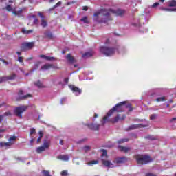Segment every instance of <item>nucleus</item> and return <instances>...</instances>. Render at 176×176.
Returning a JSON list of instances; mask_svg holds the SVG:
<instances>
[{
    "label": "nucleus",
    "instance_id": "nucleus-1",
    "mask_svg": "<svg viewBox=\"0 0 176 176\" xmlns=\"http://www.w3.org/2000/svg\"><path fill=\"white\" fill-rule=\"evenodd\" d=\"M124 12V10L121 9L115 10L112 9L107 10L105 8H102L94 14V20L97 23H107V21L113 20L111 16L112 14H114V16H123Z\"/></svg>",
    "mask_w": 176,
    "mask_h": 176
},
{
    "label": "nucleus",
    "instance_id": "nucleus-2",
    "mask_svg": "<svg viewBox=\"0 0 176 176\" xmlns=\"http://www.w3.org/2000/svg\"><path fill=\"white\" fill-rule=\"evenodd\" d=\"M126 102H127L123 101L120 103H118L114 107H113L110 111H109V112L107 113V116H104L103 118V120L101 121L102 126H104L107 123L108 118H109V116H112L114 112H124V105Z\"/></svg>",
    "mask_w": 176,
    "mask_h": 176
},
{
    "label": "nucleus",
    "instance_id": "nucleus-3",
    "mask_svg": "<svg viewBox=\"0 0 176 176\" xmlns=\"http://www.w3.org/2000/svg\"><path fill=\"white\" fill-rule=\"evenodd\" d=\"M116 50H118V47H111L107 46L100 47V53L104 56H107V57H111V56H113Z\"/></svg>",
    "mask_w": 176,
    "mask_h": 176
},
{
    "label": "nucleus",
    "instance_id": "nucleus-4",
    "mask_svg": "<svg viewBox=\"0 0 176 176\" xmlns=\"http://www.w3.org/2000/svg\"><path fill=\"white\" fill-rule=\"evenodd\" d=\"M136 161L138 164H148L152 162V159L148 155H136Z\"/></svg>",
    "mask_w": 176,
    "mask_h": 176
},
{
    "label": "nucleus",
    "instance_id": "nucleus-5",
    "mask_svg": "<svg viewBox=\"0 0 176 176\" xmlns=\"http://www.w3.org/2000/svg\"><path fill=\"white\" fill-rule=\"evenodd\" d=\"M27 109H28V106L17 107H15L14 113L15 116H17V118H19V119H23V113H24Z\"/></svg>",
    "mask_w": 176,
    "mask_h": 176
},
{
    "label": "nucleus",
    "instance_id": "nucleus-6",
    "mask_svg": "<svg viewBox=\"0 0 176 176\" xmlns=\"http://www.w3.org/2000/svg\"><path fill=\"white\" fill-rule=\"evenodd\" d=\"M24 94V91L20 89L19 91L18 92V96L19 97L16 98V101H22V100H27V98L30 97H32L31 94H28L26 95Z\"/></svg>",
    "mask_w": 176,
    "mask_h": 176
},
{
    "label": "nucleus",
    "instance_id": "nucleus-7",
    "mask_svg": "<svg viewBox=\"0 0 176 176\" xmlns=\"http://www.w3.org/2000/svg\"><path fill=\"white\" fill-rule=\"evenodd\" d=\"M34 47V43H23L21 45V52H27Z\"/></svg>",
    "mask_w": 176,
    "mask_h": 176
},
{
    "label": "nucleus",
    "instance_id": "nucleus-8",
    "mask_svg": "<svg viewBox=\"0 0 176 176\" xmlns=\"http://www.w3.org/2000/svg\"><path fill=\"white\" fill-rule=\"evenodd\" d=\"M84 126H86L89 130H92L93 131H98L100 127H101V124L96 123L85 124Z\"/></svg>",
    "mask_w": 176,
    "mask_h": 176
},
{
    "label": "nucleus",
    "instance_id": "nucleus-9",
    "mask_svg": "<svg viewBox=\"0 0 176 176\" xmlns=\"http://www.w3.org/2000/svg\"><path fill=\"white\" fill-rule=\"evenodd\" d=\"M50 68H53L54 69H60V67L53 65L47 63L41 67L42 71H47V69H50Z\"/></svg>",
    "mask_w": 176,
    "mask_h": 176
},
{
    "label": "nucleus",
    "instance_id": "nucleus-10",
    "mask_svg": "<svg viewBox=\"0 0 176 176\" xmlns=\"http://www.w3.org/2000/svg\"><path fill=\"white\" fill-rule=\"evenodd\" d=\"M126 115H122V117H120V114H118L117 116H116L114 118H112L109 120L111 123H118L119 120H124L126 119Z\"/></svg>",
    "mask_w": 176,
    "mask_h": 176
},
{
    "label": "nucleus",
    "instance_id": "nucleus-11",
    "mask_svg": "<svg viewBox=\"0 0 176 176\" xmlns=\"http://www.w3.org/2000/svg\"><path fill=\"white\" fill-rule=\"evenodd\" d=\"M66 59L67 60L68 63H69V64H74L76 63V59H75V57L72 56L71 54H67L66 56Z\"/></svg>",
    "mask_w": 176,
    "mask_h": 176
},
{
    "label": "nucleus",
    "instance_id": "nucleus-12",
    "mask_svg": "<svg viewBox=\"0 0 176 176\" xmlns=\"http://www.w3.org/2000/svg\"><path fill=\"white\" fill-rule=\"evenodd\" d=\"M10 146H12V143L10 142H0V148H5V149H10Z\"/></svg>",
    "mask_w": 176,
    "mask_h": 176
},
{
    "label": "nucleus",
    "instance_id": "nucleus-13",
    "mask_svg": "<svg viewBox=\"0 0 176 176\" xmlns=\"http://www.w3.org/2000/svg\"><path fill=\"white\" fill-rule=\"evenodd\" d=\"M69 89L74 91V93H78V94H82V89L78 88V87H75V85H69Z\"/></svg>",
    "mask_w": 176,
    "mask_h": 176
},
{
    "label": "nucleus",
    "instance_id": "nucleus-14",
    "mask_svg": "<svg viewBox=\"0 0 176 176\" xmlns=\"http://www.w3.org/2000/svg\"><path fill=\"white\" fill-rule=\"evenodd\" d=\"M59 160H63V162H68L69 160V157L67 155H60L57 157Z\"/></svg>",
    "mask_w": 176,
    "mask_h": 176
},
{
    "label": "nucleus",
    "instance_id": "nucleus-15",
    "mask_svg": "<svg viewBox=\"0 0 176 176\" xmlns=\"http://www.w3.org/2000/svg\"><path fill=\"white\" fill-rule=\"evenodd\" d=\"M118 149H120V151L121 152H124V153H127V152H130L131 148L130 147H124L123 146H118Z\"/></svg>",
    "mask_w": 176,
    "mask_h": 176
},
{
    "label": "nucleus",
    "instance_id": "nucleus-16",
    "mask_svg": "<svg viewBox=\"0 0 176 176\" xmlns=\"http://www.w3.org/2000/svg\"><path fill=\"white\" fill-rule=\"evenodd\" d=\"M16 141H17V136H10L8 139V142H10L12 146L14 145Z\"/></svg>",
    "mask_w": 176,
    "mask_h": 176
},
{
    "label": "nucleus",
    "instance_id": "nucleus-17",
    "mask_svg": "<svg viewBox=\"0 0 176 176\" xmlns=\"http://www.w3.org/2000/svg\"><path fill=\"white\" fill-rule=\"evenodd\" d=\"M102 164L103 166H105V167H111V166H113V164L108 160H102Z\"/></svg>",
    "mask_w": 176,
    "mask_h": 176
},
{
    "label": "nucleus",
    "instance_id": "nucleus-18",
    "mask_svg": "<svg viewBox=\"0 0 176 176\" xmlns=\"http://www.w3.org/2000/svg\"><path fill=\"white\" fill-rule=\"evenodd\" d=\"M126 160H127V159L126 157H120V158H116V163L117 164H120L122 163H124V162H126Z\"/></svg>",
    "mask_w": 176,
    "mask_h": 176
},
{
    "label": "nucleus",
    "instance_id": "nucleus-19",
    "mask_svg": "<svg viewBox=\"0 0 176 176\" xmlns=\"http://www.w3.org/2000/svg\"><path fill=\"white\" fill-rule=\"evenodd\" d=\"M141 124H132L129 127V130H135V129H141Z\"/></svg>",
    "mask_w": 176,
    "mask_h": 176
},
{
    "label": "nucleus",
    "instance_id": "nucleus-20",
    "mask_svg": "<svg viewBox=\"0 0 176 176\" xmlns=\"http://www.w3.org/2000/svg\"><path fill=\"white\" fill-rule=\"evenodd\" d=\"M43 146L45 148V149H49V148L50 147V140H44Z\"/></svg>",
    "mask_w": 176,
    "mask_h": 176
},
{
    "label": "nucleus",
    "instance_id": "nucleus-21",
    "mask_svg": "<svg viewBox=\"0 0 176 176\" xmlns=\"http://www.w3.org/2000/svg\"><path fill=\"white\" fill-rule=\"evenodd\" d=\"M44 35L45 38H47L48 39H53V33L51 32H46L44 33Z\"/></svg>",
    "mask_w": 176,
    "mask_h": 176
},
{
    "label": "nucleus",
    "instance_id": "nucleus-22",
    "mask_svg": "<svg viewBox=\"0 0 176 176\" xmlns=\"http://www.w3.org/2000/svg\"><path fill=\"white\" fill-rule=\"evenodd\" d=\"M168 6H169V8H174L176 6V1L175 0H170L168 2Z\"/></svg>",
    "mask_w": 176,
    "mask_h": 176
},
{
    "label": "nucleus",
    "instance_id": "nucleus-23",
    "mask_svg": "<svg viewBox=\"0 0 176 176\" xmlns=\"http://www.w3.org/2000/svg\"><path fill=\"white\" fill-rule=\"evenodd\" d=\"M16 74H12L10 76H6V80H13L14 79H16Z\"/></svg>",
    "mask_w": 176,
    "mask_h": 176
},
{
    "label": "nucleus",
    "instance_id": "nucleus-24",
    "mask_svg": "<svg viewBox=\"0 0 176 176\" xmlns=\"http://www.w3.org/2000/svg\"><path fill=\"white\" fill-rule=\"evenodd\" d=\"M45 151H46V148L43 146H41L36 149L37 153H42L43 152H45Z\"/></svg>",
    "mask_w": 176,
    "mask_h": 176
},
{
    "label": "nucleus",
    "instance_id": "nucleus-25",
    "mask_svg": "<svg viewBox=\"0 0 176 176\" xmlns=\"http://www.w3.org/2000/svg\"><path fill=\"white\" fill-rule=\"evenodd\" d=\"M41 25L43 27V28H45V27H47V21H46L45 18L41 19Z\"/></svg>",
    "mask_w": 176,
    "mask_h": 176
},
{
    "label": "nucleus",
    "instance_id": "nucleus-26",
    "mask_svg": "<svg viewBox=\"0 0 176 176\" xmlns=\"http://www.w3.org/2000/svg\"><path fill=\"white\" fill-rule=\"evenodd\" d=\"M124 108L129 109V112H132L133 109H134L133 107H131V104H124Z\"/></svg>",
    "mask_w": 176,
    "mask_h": 176
},
{
    "label": "nucleus",
    "instance_id": "nucleus-27",
    "mask_svg": "<svg viewBox=\"0 0 176 176\" xmlns=\"http://www.w3.org/2000/svg\"><path fill=\"white\" fill-rule=\"evenodd\" d=\"M102 153V157H104L105 156L106 159H108V152L105 149L100 150Z\"/></svg>",
    "mask_w": 176,
    "mask_h": 176
},
{
    "label": "nucleus",
    "instance_id": "nucleus-28",
    "mask_svg": "<svg viewBox=\"0 0 176 176\" xmlns=\"http://www.w3.org/2000/svg\"><path fill=\"white\" fill-rule=\"evenodd\" d=\"M12 13L13 14H14V16H20V14L23 13V10H19V11H16L15 10H13Z\"/></svg>",
    "mask_w": 176,
    "mask_h": 176
},
{
    "label": "nucleus",
    "instance_id": "nucleus-29",
    "mask_svg": "<svg viewBox=\"0 0 176 176\" xmlns=\"http://www.w3.org/2000/svg\"><path fill=\"white\" fill-rule=\"evenodd\" d=\"M34 85L35 86H37V87H39V88L45 87V86H43V84H42V82L39 80L34 82Z\"/></svg>",
    "mask_w": 176,
    "mask_h": 176
},
{
    "label": "nucleus",
    "instance_id": "nucleus-30",
    "mask_svg": "<svg viewBox=\"0 0 176 176\" xmlns=\"http://www.w3.org/2000/svg\"><path fill=\"white\" fill-rule=\"evenodd\" d=\"M22 32L23 34H32V32H34L33 30H25V29H23L22 30Z\"/></svg>",
    "mask_w": 176,
    "mask_h": 176
},
{
    "label": "nucleus",
    "instance_id": "nucleus-31",
    "mask_svg": "<svg viewBox=\"0 0 176 176\" xmlns=\"http://www.w3.org/2000/svg\"><path fill=\"white\" fill-rule=\"evenodd\" d=\"M93 56V54L91 52H85L82 54V57L84 58H86L87 57H91Z\"/></svg>",
    "mask_w": 176,
    "mask_h": 176
},
{
    "label": "nucleus",
    "instance_id": "nucleus-32",
    "mask_svg": "<svg viewBox=\"0 0 176 176\" xmlns=\"http://www.w3.org/2000/svg\"><path fill=\"white\" fill-rule=\"evenodd\" d=\"M128 141H129L128 138L121 139L118 141V144H124V142H127Z\"/></svg>",
    "mask_w": 176,
    "mask_h": 176
},
{
    "label": "nucleus",
    "instance_id": "nucleus-33",
    "mask_svg": "<svg viewBox=\"0 0 176 176\" xmlns=\"http://www.w3.org/2000/svg\"><path fill=\"white\" fill-rule=\"evenodd\" d=\"M88 166H93V164H98V161L97 160H92L87 163Z\"/></svg>",
    "mask_w": 176,
    "mask_h": 176
},
{
    "label": "nucleus",
    "instance_id": "nucleus-34",
    "mask_svg": "<svg viewBox=\"0 0 176 176\" xmlns=\"http://www.w3.org/2000/svg\"><path fill=\"white\" fill-rule=\"evenodd\" d=\"M162 10H166V12H176V8H163Z\"/></svg>",
    "mask_w": 176,
    "mask_h": 176
},
{
    "label": "nucleus",
    "instance_id": "nucleus-35",
    "mask_svg": "<svg viewBox=\"0 0 176 176\" xmlns=\"http://www.w3.org/2000/svg\"><path fill=\"white\" fill-rule=\"evenodd\" d=\"M155 101H157V102H160V101H166V98L164 96L163 97H160L157 98Z\"/></svg>",
    "mask_w": 176,
    "mask_h": 176
},
{
    "label": "nucleus",
    "instance_id": "nucleus-36",
    "mask_svg": "<svg viewBox=\"0 0 176 176\" xmlns=\"http://www.w3.org/2000/svg\"><path fill=\"white\" fill-rule=\"evenodd\" d=\"M45 60H47V61H53L54 60H56V58L53 57V56H46Z\"/></svg>",
    "mask_w": 176,
    "mask_h": 176
},
{
    "label": "nucleus",
    "instance_id": "nucleus-37",
    "mask_svg": "<svg viewBox=\"0 0 176 176\" xmlns=\"http://www.w3.org/2000/svg\"><path fill=\"white\" fill-rule=\"evenodd\" d=\"M80 21H83L85 24H89V21L87 20V16H84L80 19Z\"/></svg>",
    "mask_w": 176,
    "mask_h": 176
},
{
    "label": "nucleus",
    "instance_id": "nucleus-38",
    "mask_svg": "<svg viewBox=\"0 0 176 176\" xmlns=\"http://www.w3.org/2000/svg\"><path fill=\"white\" fill-rule=\"evenodd\" d=\"M43 174L44 175V176H52L50 175V173L47 170H43Z\"/></svg>",
    "mask_w": 176,
    "mask_h": 176
},
{
    "label": "nucleus",
    "instance_id": "nucleus-39",
    "mask_svg": "<svg viewBox=\"0 0 176 176\" xmlns=\"http://www.w3.org/2000/svg\"><path fill=\"white\" fill-rule=\"evenodd\" d=\"M2 116H3V118L4 116H12V113L10 111L5 112Z\"/></svg>",
    "mask_w": 176,
    "mask_h": 176
},
{
    "label": "nucleus",
    "instance_id": "nucleus-40",
    "mask_svg": "<svg viewBox=\"0 0 176 176\" xmlns=\"http://www.w3.org/2000/svg\"><path fill=\"white\" fill-rule=\"evenodd\" d=\"M62 176H67L68 175V170H63L60 173Z\"/></svg>",
    "mask_w": 176,
    "mask_h": 176
},
{
    "label": "nucleus",
    "instance_id": "nucleus-41",
    "mask_svg": "<svg viewBox=\"0 0 176 176\" xmlns=\"http://www.w3.org/2000/svg\"><path fill=\"white\" fill-rule=\"evenodd\" d=\"M35 133H36V131L34 128L30 129V135H32V134H35Z\"/></svg>",
    "mask_w": 176,
    "mask_h": 176
},
{
    "label": "nucleus",
    "instance_id": "nucleus-42",
    "mask_svg": "<svg viewBox=\"0 0 176 176\" xmlns=\"http://www.w3.org/2000/svg\"><path fill=\"white\" fill-rule=\"evenodd\" d=\"M85 152H89V151H90V147L89 146H85L83 148Z\"/></svg>",
    "mask_w": 176,
    "mask_h": 176
},
{
    "label": "nucleus",
    "instance_id": "nucleus-43",
    "mask_svg": "<svg viewBox=\"0 0 176 176\" xmlns=\"http://www.w3.org/2000/svg\"><path fill=\"white\" fill-rule=\"evenodd\" d=\"M3 82H6V76L0 77V83H2Z\"/></svg>",
    "mask_w": 176,
    "mask_h": 176
},
{
    "label": "nucleus",
    "instance_id": "nucleus-44",
    "mask_svg": "<svg viewBox=\"0 0 176 176\" xmlns=\"http://www.w3.org/2000/svg\"><path fill=\"white\" fill-rule=\"evenodd\" d=\"M18 61H19V63H23V61H24V58L23 57V56H19L18 57Z\"/></svg>",
    "mask_w": 176,
    "mask_h": 176
},
{
    "label": "nucleus",
    "instance_id": "nucleus-45",
    "mask_svg": "<svg viewBox=\"0 0 176 176\" xmlns=\"http://www.w3.org/2000/svg\"><path fill=\"white\" fill-rule=\"evenodd\" d=\"M151 120H155L156 119V114H152L150 116Z\"/></svg>",
    "mask_w": 176,
    "mask_h": 176
},
{
    "label": "nucleus",
    "instance_id": "nucleus-46",
    "mask_svg": "<svg viewBox=\"0 0 176 176\" xmlns=\"http://www.w3.org/2000/svg\"><path fill=\"white\" fill-rule=\"evenodd\" d=\"M6 9V10H8V12L12 11V6H10V5L7 6Z\"/></svg>",
    "mask_w": 176,
    "mask_h": 176
},
{
    "label": "nucleus",
    "instance_id": "nucleus-47",
    "mask_svg": "<svg viewBox=\"0 0 176 176\" xmlns=\"http://www.w3.org/2000/svg\"><path fill=\"white\" fill-rule=\"evenodd\" d=\"M38 16L41 17V19H45V16H43V14H42L41 12H38Z\"/></svg>",
    "mask_w": 176,
    "mask_h": 176
},
{
    "label": "nucleus",
    "instance_id": "nucleus-48",
    "mask_svg": "<svg viewBox=\"0 0 176 176\" xmlns=\"http://www.w3.org/2000/svg\"><path fill=\"white\" fill-rule=\"evenodd\" d=\"M61 1H58L56 5H54V8H58V6H61Z\"/></svg>",
    "mask_w": 176,
    "mask_h": 176
},
{
    "label": "nucleus",
    "instance_id": "nucleus-49",
    "mask_svg": "<svg viewBox=\"0 0 176 176\" xmlns=\"http://www.w3.org/2000/svg\"><path fill=\"white\" fill-rule=\"evenodd\" d=\"M145 176H157L152 173H146Z\"/></svg>",
    "mask_w": 176,
    "mask_h": 176
},
{
    "label": "nucleus",
    "instance_id": "nucleus-50",
    "mask_svg": "<svg viewBox=\"0 0 176 176\" xmlns=\"http://www.w3.org/2000/svg\"><path fill=\"white\" fill-rule=\"evenodd\" d=\"M38 23H39V20H38L37 18H35L34 21H33V24L36 25V24H38Z\"/></svg>",
    "mask_w": 176,
    "mask_h": 176
},
{
    "label": "nucleus",
    "instance_id": "nucleus-51",
    "mask_svg": "<svg viewBox=\"0 0 176 176\" xmlns=\"http://www.w3.org/2000/svg\"><path fill=\"white\" fill-rule=\"evenodd\" d=\"M66 98H63L61 100H60V104L61 105L64 104V102L66 101Z\"/></svg>",
    "mask_w": 176,
    "mask_h": 176
},
{
    "label": "nucleus",
    "instance_id": "nucleus-52",
    "mask_svg": "<svg viewBox=\"0 0 176 176\" xmlns=\"http://www.w3.org/2000/svg\"><path fill=\"white\" fill-rule=\"evenodd\" d=\"M41 140H42V136L38 137V138L37 139L36 144H39V142H41Z\"/></svg>",
    "mask_w": 176,
    "mask_h": 176
},
{
    "label": "nucleus",
    "instance_id": "nucleus-53",
    "mask_svg": "<svg viewBox=\"0 0 176 176\" xmlns=\"http://www.w3.org/2000/svg\"><path fill=\"white\" fill-rule=\"evenodd\" d=\"M38 134H39V137H41V138H43V132H42V131H40L38 132Z\"/></svg>",
    "mask_w": 176,
    "mask_h": 176
},
{
    "label": "nucleus",
    "instance_id": "nucleus-54",
    "mask_svg": "<svg viewBox=\"0 0 176 176\" xmlns=\"http://www.w3.org/2000/svg\"><path fill=\"white\" fill-rule=\"evenodd\" d=\"M159 5H160V3H155L154 4H153V8H156L157 6H159Z\"/></svg>",
    "mask_w": 176,
    "mask_h": 176
},
{
    "label": "nucleus",
    "instance_id": "nucleus-55",
    "mask_svg": "<svg viewBox=\"0 0 176 176\" xmlns=\"http://www.w3.org/2000/svg\"><path fill=\"white\" fill-rule=\"evenodd\" d=\"M54 9H56V7H54V6L52 8L48 9V12H52V11L54 10Z\"/></svg>",
    "mask_w": 176,
    "mask_h": 176
},
{
    "label": "nucleus",
    "instance_id": "nucleus-56",
    "mask_svg": "<svg viewBox=\"0 0 176 176\" xmlns=\"http://www.w3.org/2000/svg\"><path fill=\"white\" fill-rule=\"evenodd\" d=\"M82 10H85V12H87V10H89V7H87V6H84V7L82 8Z\"/></svg>",
    "mask_w": 176,
    "mask_h": 176
},
{
    "label": "nucleus",
    "instance_id": "nucleus-57",
    "mask_svg": "<svg viewBox=\"0 0 176 176\" xmlns=\"http://www.w3.org/2000/svg\"><path fill=\"white\" fill-rule=\"evenodd\" d=\"M46 55H43V54H42V55H40V57H41V58H44L45 60H46Z\"/></svg>",
    "mask_w": 176,
    "mask_h": 176
},
{
    "label": "nucleus",
    "instance_id": "nucleus-58",
    "mask_svg": "<svg viewBox=\"0 0 176 176\" xmlns=\"http://www.w3.org/2000/svg\"><path fill=\"white\" fill-rule=\"evenodd\" d=\"M146 138H147V140H153V138H152V136L151 135H147Z\"/></svg>",
    "mask_w": 176,
    "mask_h": 176
},
{
    "label": "nucleus",
    "instance_id": "nucleus-59",
    "mask_svg": "<svg viewBox=\"0 0 176 176\" xmlns=\"http://www.w3.org/2000/svg\"><path fill=\"white\" fill-rule=\"evenodd\" d=\"M64 82H65V83H68V82H69V78H65Z\"/></svg>",
    "mask_w": 176,
    "mask_h": 176
},
{
    "label": "nucleus",
    "instance_id": "nucleus-60",
    "mask_svg": "<svg viewBox=\"0 0 176 176\" xmlns=\"http://www.w3.org/2000/svg\"><path fill=\"white\" fill-rule=\"evenodd\" d=\"M3 120V116L1 115L0 116V123Z\"/></svg>",
    "mask_w": 176,
    "mask_h": 176
},
{
    "label": "nucleus",
    "instance_id": "nucleus-61",
    "mask_svg": "<svg viewBox=\"0 0 176 176\" xmlns=\"http://www.w3.org/2000/svg\"><path fill=\"white\" fill-rule=\"evenodd\" d=\"M2 61L3 63H4V64H6V65L9 64V63L4 59H3Z\"/></svg>",
    "mask_w": 176,
    "mask_h": 176
},
{
    "label": "nucleus",
    "instance_id": "nucleus-62",
    "mask_svg": "<svg viewBox=\"0 0 176 176\" xmlns=\"http://www.w3.org/2000/svg\"><path fill=\"white\" fill-rule=\"evenodd\" d=\"M97 118H98V114L95 113L94 116V118L96 119Z\"/></svg>",
    "mask_w": 176,
    "mask_h": 176
},
{
    "label": "nucleus",
    "instance_id": "nucleus-63",
    "mask_svg": "<svg viewBox=\"0 0 176 176\" xmlns=\"http://www.w3.org/2000/svg\"><path fill=\"white\" fill-rule=\"evenodd\" d=\"M59 144H60V145H64V141H63V140H60Z\"/></svg>",
    "mask_w": 176,
    "mask_h": 176
},
{
    "label": "nucleus",
    "instance_id": "nucleus-64",
    "mask_svg": "<svg viewBox=\"0 0 176 176\" xmlns=\"http://www.w3.org/2000/svg\"><path fill=\"white\" fill-rule=\"evenodd\" d=\"M6 131V129H0V133H5Z\"/></svg>",
    "mask_w": 176,
    "mask_h": 176
}]
</instances>
